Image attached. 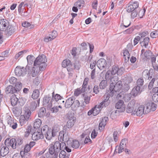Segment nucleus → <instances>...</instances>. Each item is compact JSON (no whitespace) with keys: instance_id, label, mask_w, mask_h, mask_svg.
Wrapping results in <instances>:
<instances>
[{"instance_id":"obj_30","label":"nucleus","mask_w":158,"mask_h":158,"mask_svg":"<svg viewBox=\"0 0 158 158\" xmlns=\"http://www.w3.org/2000/svg\"><path fill=\"white\" fill-rule=\"evenodd\" d=\"M42 121L40 119L37 118L35 119L33 124L34 129H40L39 128L40 127Z\"/></svg>"},{"instance_id":"obj_60","label":"nucleus","mask_w":158,"mask_h":158,"mask_svg":"<svg viewBox=\"0 0 158 158\" xmlns=\"http://www.w3.org/2000/svg\"><path fill=\"white\" fill-rule=\"evenodd\" d=\"M144 82L143 80V79L139 78L138 79L137 81V86H142L143 85Z\"/></svg>"},{"instance_id":"obj_62","label":"nucleus","mask_w":158,"mask_h":158,"mask_svg":"<svg viewBox=\"0 0 158 158\" xmlns=\"http://www.w3.org/2000/svg\"><path fill=\"white\" fill-rule=\"evenodd\" d=\"M92 143V140L89 138V136L86 137L84 141V143L85 144H90Z\"/></svg>"},{"instance_id":"obj_36","label":"nucleus","mask_w":158,"mask_h":158,"mask_svg":"<svg viewBox=\"0 0 158 158\" xmlns=\"http://www.w3.org/2000/svg\"><path fill=\"white\" fill-rule=\"evenodd\" d=\"M93 109L94 110L93 111V115L96 116L98 114L99 112L100 111L101 109L99 107L98 105H96L94 107H93Z\"/></svg>"},{"instance_id":"obj_26","label":"nucleus","mask_w":158,"mask_h":158,"mask_svg":"<svg viewBox=\"0 0 158 158\" xmlns=\"http://www.w3.org/2000/svg\"><path fill=\"white\" fill-rule=\"evenodd\" d=\"M6 94H13L17 93L15 88L11 85H8L7 87L6 88Z\"/></svg>"},{"instance_id":"obj_38","label":"nucleus","mask_w":158,"mask_h":158,"mask_svg":"<svg viewBox=\"0 0 158 158\" xmlns=\"http://www.w3.org/2000/svg\"><path fill=\"white\" fill-rule=\"evenodd\" d=\"M22 26L24 27L28 28L29 29H31L34 27V25L31 24L30 23L25 21L22 23Z\"/></svg>"},{"instance_id":"obj_50","label":"nucleus","mask_w":158,"mask_h":158,"mask_svg":"<svg viewBox=\"0 0 158 158\" xmlns=\"http://www.w3.org/2000/svg\"><path fill=\"white\" fill-rule=\"evenodd\" d=\"M150 36L153 38H156L158 37V29L150 33Z\"/></svg>"},{"instance_id":"obj_4","label":"nucleus","mask_w":158,"mask_h":158,"mask_svg":"<svg viewBox=\"0 0 158 158\" xmlns=\"http://www.w3.org/2000/svg\"><path fill=\"white\" fill-rule=\"evenodd\" d=\"M30 66L27 65L26 68L24 67L21 68L20 66H17L15 70V74L18 76H23L26 74L27 70H29Z\"/></svg>"},{"instance_id":"obj_55","label":"nucleus","mask_w":158,"mask_h":158,"mask_svg":"<svg viewBox=\"0 0 158 158\" xmlns=\"http://www.w3.org/2000/svg\"><path fill=\"white\" fill-rule=\"evenodd\" d=\"M149 106L150 107V109H149V110H151L152 111H154L156 110L157 105L154 103L152 102L151 103L149 104Z\"/></svg>"},{"instance_id":"obj_35","label":"nucleus","mask_w":158,"mask_h":158,"mask_svg":"<svg viewBox=\"0 0 158 158\" xmlns=\"http://www.w3.org/2000/svg\"><path fill=\"white\" fill-rule=\"evenodd\" d=\"M149 39V37H146L143 39L142 41L140 42V43L141 44V46H144L145 48H146L148 44Z\"/></svg>"},{"instance_id":"obj_6","label":"nucleus","mask_w":158,"mask_h":158,"mask_svg":"<svg viewBox=\"0 0 158 158\" xmlns=\"http://www.w3.org/2000/svg\"><path fill=\"white\" fill-rule=\"evenodd\" d=\"M53 102L51 95L48 94L45 96L43 98V105L44 106H47L48 108L50 109L52 107Z\"/></svg>"},{"instance_id":"obj_8","label":"nucleus","mask_w":158,"mask_h":158,"mask_svg":"<svg viewBox=\"0 0 158 158\" xmlns=\"http://www.w3.org/2000/svg\"><path fill=\"white\" fill-rule=\"evenodd\" d=\"M144 107L143 105H141L138 108H135L134 111V115L136 114L137 116H141L143 114H146L148 113L150 111L148 110L147 111H144Z\"/></svg>"},{"instance_id":"obj_14","label":"nucleus","mask_w":158,"mask_h":158,"mask_svg":"<svg viewBox=\"0 0 158 158\" xmlns=\"http://www.w3.org/2000/svg\"><path fill=\"white\" fill-rule=\"evenodd\" d=\"M40 102V99H38L36 101H33L30 102L29 105L28 106L30 110L32 111H34L36 108L37 104L39 105Z\"/></svg>"},{"instance_id":"obj_40","label":"nucleus","mask_w":158,"mask_h":158,"mask_svg":"<svg viewBox=\"0 0 158 158\" xmlns=\"http://www.w3.org/2000/svg\"><path fill=\"white\" fill-rule=\"evenodd\" d=\"M35 57L32 55H29L27 57L28 63L29 64H31L33 63H34V60H35Z\"/></svg>"},{"instance_id":"obj_64","label":"nucleus","mask_w":158,"mask_h":158,"mask_svg":"<svg viewBox=\"0 0 158 158\" xmlns=\"http://www.w3.org/2000/svg\"><path fill=\"white\" fill-rule=\"evenodd\" d=\"M118 132L117 131H114L113 134L114 140L115 142H117L118 140Z\"/></svg>"},{"instance_id":"obj_1","label":"nucleus","mask_w":158,"mask_h":158,"mask_svg":"<svg viewBox=\"0 0 158 158\" xmlns=\"http://www.w3.org/2000/svg\"><path fill=\"white\" fill-rule=\"evenodd\" d=\"M139 6V3L138 1L132 0L129 2L128 6L126 7L127 11L131 13V16L132 19L135 18L138 15L140 18H142L145 14V9L140 10Z\"/></svg>"},{"instance_id":"obj_9","label":"nucleus","mask_w":158,"mask_h":158,"mask_svg":"<svg viewBox=\"0 0 158 158\" xmlns=\"http://www.w3.org/2000/svg\"><path fill=\"white\" fill-rule=\"evenodd\" d=\"M32 135V139L34 140H38L40 139H42L44 138V136L42 134V130L40 129H35L33 132Z\"/></svg>"},{"instance_id":"obj_39","label":"nucleus","mask_w":158,"mask_h":158,"mask_svg":"<svg viewBox=\"0 0 158 158\" xmlns=\"http://www.w3.org/2000/svg\"><path fill=\"white\" fill-rule=\"evenodd\" d=\"M8 32L7 34L8 35H11L13 34L15 31V29L14 27L12 25H9V27H8V29L7 30Z\"/></svg>"},{"instance_id":"obj_20","label":"nucleus","mask_w":158,"mask_h":158,"mask_svg":"<svg viewBox=\"0 0 158 158\" xmlns=\"http://www.w3.org/2000/svg\"><path fill=\"white\" fill-rule=\"evenodd\" d=\"M51 36H47L44 39V41L45 42H48L55 39L57 36V32L56 31H53L51 34Z\"/></svg>"},{"instance_id":"obj_33","label":"nucleus","mask_w":158,"mask_h":158,"mask_svg":"<svg viewBox=\"0 0 158 158\" xmlns=\"http://www.w3.org/2000/svg\"><path fill=\"white\" fill-rule=\"evenodd\" d=\"M85 5V1L84 0H78L75 3L74 5L77 6L79 9L83 7Z\"/></svg>"},{"instance_id":"obj_57","label":"nucleus","mask_w":158,"mask_h":158,"mask_svg":"<svg viewBox=\"0 0 158 158\" xmlns=\"http://www.w3.org/2000/svg\"><path fill=\"white\" fill-rule=\"evenodd\" d=\"M66 153L64 150H62L59 154V157L60 158H65L66 157Z\"/></svg>"},{"instance_id":"obj_42","label":"nucleus","mask_w":158,"mask_h":158,"mask_svg":"<svg viewBox=\"0 0 158 158\" xmlns=\"http://www.w3.org/2000/svg\"><path fill=\"white\" fill-rule=\"evenodd\" d=\"M31 112V110L29 109H27L25 112L24 116H23V118H25L27 121L29 120V118L30 117Z\"/></svg>"},{"instance_id":"obj_22","label":"nucleus","mask_w":158,"mask_h":158,"mask_svg":"<svg viewBox=\"0 0 158 158\" xmlns=\"http://www.w3.org/2000/svg\"><path fill=\"white\" fill-rule=\"evenodd\" d=\"M67 143L69 144L71 147L75 149L78 148L80 146L79 142L76 139L73 140L72 142L68 141Z\"/></svg>"},{"instance_id":"obj_19","label":"nucleus","mask_w":158,"mask_h":158,"mask_svg":"<svg viewBox=\"0 0 158 158\" xmlns=\"http://www.w3.org/2000/svg\"><path fill=\"white\" fill-rule=\"evenodd\" d=\"M142 90L140 89V87L139 86L135 87L132 89L131 92L132 95L135 97L140 94Z\"/></svg>"},{"instance_id":"obj_16","label":"nucleus","mask_w":158,"mask_h":158,"mask_svg":"<svg viewBox=\"0 0 158 158\" xmlns=\"http://www.w3.org/2000/svg\"><path fill=\"white\" fill-rule=\"evenodd\" d=\"M108 120L109 119L107 117L105 116L102 118L101 122L99 123V128L100 130H102L104 129Z\"/></svg>"},{"instance_id":"obj_34","label":"nucleus","mask_w":158,"mask_h":158,"mask_svg":"<svg viewBox=\"0 0 158 158\" xmlns=\"http://www.w3.org/2000/svg\"><path fill=\"white\" fill-rule=\"evenodd\" d=\"M73 70L76 69L79 70L81 67V63L78 60H76L75 61L73 65L72 64Z\"/></svg>"},{"instance_id":"obj_21","label":"nucleus","mask_w":158,"mask_h":158,"mask_svg":"<svg viewBox=\"0 0 158 158\" xmlns=\"http://www.w3.org/2000/svg\"><path fill=\"white\" fill-rule=\"evenodd\" d=\"M76 121L75 119H69L67 122L66 126H64L63 127V130H65V133H66V131L67 130V128L69 129L71 128L74 125V123Z\"/></svg>"},{"instance_id":"obj_18","label":"nucleus","mask_w":158,"mask_h":158,"mask_svg":"<svg viewBox=\"0 0 158 158\" xmlns=\"http://www.w3.org/2000/svg\"><path fill=\"white\" fill-rule=\"evenodd\" d=\"M39 67L37 66H34L31 69V76L32 77H35L39 73L40 71H43Z\"/></svg>"},{"instance_id":"obj_32","label":"nucleus","mask_w":158,"mask_h":158,"mask_svg":"<svg viewBox=\"0 0 158 158\" xmlns=\"http://www.w3.org/2000/svg\"><path fill=\"white\" fill-rule=\"evenodd\" d=\"M52 132V131L51 130V129H50L49 131L47 132V133L45 134L44 135L47 139L48 140H50L51 139L52 137L55 136V133Z\"/></svg>"},{"instance_id":"obj_5","label":"nucleus","mask_w":158,"mask_h":158,"mask_svg":"<svg viewBox=\"0 0 158 158\" xmlns=\"http://www.w3.org/2000/svg\"><path fill=\"white\" fill-rule=\"evenodd\" d=\"M15 141V138L10 139V138H7L5 140L4 143L5 146L9 149L10 147H11L12 149H15L16 148Z\"/></svg>"},{"instance_id":"obj_3","label":"nucleus","mask_w":158,"mask_h":158,"mask_svg":"<svg viewBox=\"0 0 158 158\" xmlns=\"http://www.w3.org/2000/svg\"><path fill=\"white\" fill-rule=\"evenodd\" d=\"M47 58L44 55H40L34 60V66H37L40 68L42 70H44L47 66Z\"/></svg>"},{"instance_id":"obj_47","label":"nucleus","mask_w":158,"mask_h":158,"mask_svg":"<svg viewBox=\"0 0 158 158\" xmlns=\"http://www.w3.org/2000/svg\"><path fill=\"white\" fill-rule=\"evenodd\" d=\"M88 79L87 78H85L84 81L82 85V91H85L87 85Z\"/></svg>"},{"instance_id":"obj_12","label":"nucleus","mask_w":158,"mask_h":158,"mask_svg":"<svg viewBox=\"0 0 158 158\" xmlns=\"http://www.w3.org/2000/svg\"><path fill=\"white\" fill-rule=\"evenodd\" d=\"M135 104V101L132 100L129 102L126 109V112L127 113H131V115H134V111H135L134 107Z\"/></svg>"},{"instance_id":"obj_29","label":"nucleus","mask_w":158,"mask_h":158,"mask_svg":"<svg viewBox=\"0 0 158 158\" xmlns=\"http://www.w3.org/2000/svg\"><path fill=\"white\" fill-rule=\"evenodd\" d=\"M1 150V153L2 155V156L4 157L7 155L9 152V149L5 146L2 147H0Z\"/></svg>"},{"instance_id":"obj_54","label":"nucleus","mask_w":158,"mask_h":158,"mask_svg":"<svg viewBox=\"0 0 158 158\" xmlns=\"http://www.w3.org/2000/svg\"><path fill=\"white\" fill-rule=\"evenodd\" d=\"M83 97L84 98V101L85 103L87 104L89 103V101L90 99V97L88 96V95H85V94H83Z\"/></svg>"},{"instance_id":"obj_27","label":"nucleus","mask_w":158,"mask_h":158,"mask_svg":"<svg viewBox=\"0 0 158 158\" xmlns=\"http://www.w3.org/2000/svg\"><path fill=\"white\" fill-rule=\"evenodd\" d=\"M74 98V97H72L68 98L64 104L65 107L66 108H68L72 106Z\"/></svg>"},{"instance_id":"obj_52","label":"nucleus","mask_w":158,"mask_h":158,"mask_svg":"<svg viewBox=\"0 0 158 158\" xmlns=\"http://www.w3.org/2000/svg\"><path fill=\"white\" fill-rule=\"evenodd\" d=\"M130 85L127 83V82H126L123 86L122 89L123 91H124V92L127 91L129 89L130 87Z\"/></svg>"},{"instance_id":"obj_58","label":"nucleus","mask_w":158,"mask_h":158,"mask_svg":"<svg viewBox=\"0 0 158 158\" xmlns=\"http://www.w3.org/2000/svg\"><path fill=\"white\" fill-rule=\"evenodd\" d=\"M148 34L149 33L148 31H143L142 32H139V36H140V37L141 39L142 38H143L148 35Z\"/></svg>"},{"instance_id":"obj_49","label":"nucleus","mask_w":158,"mask_h":158,"mask_svg":"<svg viewBox=\"0 0 158 158\" xmlns=\"http://www.w3.org/2000/svg\"><path fill=\"white\" fill-rule=\"evenodd\" d=\"M22 85L21 82H17L15 84V86L14 87L15 88V89L16 90V92L19 91L22 88Z\"/></svg>"},{"instance_id":"obj_46","label":"nucleus","mask_w":158,"mask_h":158,"mask_svg":"<svg viewBox=\"0 0 158 158\" xmlns=\"http://www.w3.org/2000/svg\"><path fill=\"white\" fill-rule=\"evenodd\" d=\"M15 139L16 140L15 143H16V146H17H17H19L22 144L23 139L21 138L18 137H16V139Z\"/></svg>"},{"instance_id":"obj_24","label":"nucleus","mask_w":158,"mask_h":158,"mask_svg":"<svg viewBox=\"0 0 158 158\" xmlns=\"http://www.w3.org/2000/svg\"><path fill=\"white\" fill-rule=\"evenodd\" d=\"M7 123L8 124L10 125V126L13 129H15L17 128V123L14 122L13 119L10 116L8 118Z\"/></svg>"},{"instance_id":"obj_51","label":"nucleus","mask_w":158,"mask_h":158,"mask_svg":"<svg viewBox=\"0 0 158 158\" xmlns=\"http://www.w3.org/2000/svg\"><path fill=\"white\" fill-rule=\"evenodd\" d=\"M50 129H49V127L48 125H45L43 126L42 128L40 129V130H42V134L43 135H44L45 134L47 133V132L49 131Z\"/></svg>"},{"instance_id":"obj_41","label":"nucleus","mask_w":158,"mask_h":158,"mask_svg":"<svg viewBox=\"0 0 158 158\" xmlns=\"http://www.w3.org/2000/svg\"><path fill=\"white\" fill-rule=\"evenodd\" d=\"M40 95V92L38 89H35L34 90L31 95V97L34 99H37Z\"/></svg>"},{"instance_id":"obj_25","label":"nucleus","mask_w":158,"mask_h":158,"mask_svg":"<svg viewBox=\"0 0 158 158\" xmlns=\"http://www.w3.org/2000/svg\"><path fill=\"white\" fill-rule=\"evenodd\" d=\"M52 100L53 101L55 100L56 102H58V103H61V100L63 99L62 97L60 95L56 94L54 95V92H53L52 93Z\"/></svg>"},{"instance_id":"obj_61","label":"nucleus","mask_w":158,"mask_h":158,"mask_svg":"<svg viewBox=\"0 0 158 158\" xmlns=\"http://www.w3.org/2000/svg\"><path fill=\"white\" fill-rule=\"evenodd\" d=\"M125 70L124 68L123 67H121L120 68L118 67V75H121L124 73V71Z\"/></svg>"},{"instance_id":"obj_43","label":"nucleus","mask_w":158,"mask_h":158,"mask_svg":"<svg viewBox=\"0 0 158 158\" xmlns=\"http://www.w3.org/2000/svg\"><path fill=\"white\" fill-rule=\"evenodd\" d=\"M46 111V109L43 107L40 109L38 112V116L39 118H42L44 115Z\"/></svg>"},{"instance_id":"obj_17","label":"nucleus","mask_w":158,"mask_h":158,"mask_svg":"<svg viewBox=\"0 0 158 158\" xmlns=\"http://www.w3.org/2000/svg\"><path fill=\"white\" fill-rule=\"evenodd\" d=\"M31 148L29 144H26L24 148V151H21L20 153L22 157H24V158H27V156L29 154L27 153L28 152L31 150Z\"/></svg>"},{"instance_id":"obj_37","label":"nucleus","mask_w":158,"mask_h":158,"mask_svg":"<svg viewBox=\"0 0 158 158\" xmlns=\"http://www.w3.org/2000/svg\"><path fill=\"white\" fill-rule=\"evenodd\" d=\"M107 86V83L106 80H102L99 84L100 88L101 89H105Z\"/></svg>"},{"instance_id":"obj_15","label":"nucleus","mask_w":158,"mask_h":158,"mask_svg":"<svg viewBox=\"0 0 158 158\" xmlns=\"http://www.w3.org/2000/svg\"><path fill=\"white\" fill-rule=\"evenodd\" d=\"M97 64L99 69L102 70L106 66V61L104 59L101 58L97 61Z\"/></svg>"},{"instance_id":"obj_45","label":"nucleus","mask_w":158,"mask_h":158,"mask_svg":"<svg viewBox=\"0 0 158 158\" xmlns=\"http://www.w3.org/2000/svg\"><path fill=\"white\" fill-rule=\"evenodd\" d=\"M114 83H111L110 84V87L109 88L110 92L109 93H108L107 94H109V95H110L111 97L113 96L114 95Z\"/></svg>"},{"instance_id":"obj_63","label":"nucleus","mask_w":158,"mask_h":158,"mask_svg":"<svg viewBox=\"0 0 158 158\" xmlns=\"http://www.w3.org/2000/svg\"><path fill=\"white\" fill-rule=\"evenodd\" d=\"M140 39L141 38L139 36H136L134 40V45L135 46L137 44Z\"/></svg>"},{"instance_id":"obj_10","label":"nucleus","mask_w":158,"mask_h":158,"mask_svg":"<svg viewBox=\"0 0 158 158\" xmlns=\"http://www.w3.org/2000/svg\"><path fill=\"white\" fill-rule=\"evenodd\" d=\"M115 107L119 112H123L125 110V105L123 100H119L115 104Z\"/></svg>"},{"instance_id":"obj_13","label":"nucleus","mask_w":158,"mask_h":158,"mask_svg":"<svg viewBox=\"0 0 158 158\" xmlns=\"http://www.w3.org/2000/svg\"><path fill=\"white\" fill-rule=\"evenodd\" d=\"M62 66L64 68L66 67L67 70L69 72L73 71L72 64L71 61L69 60H64L62 62Z\"/></svg>"},{"instance_id":"obj_23","label":"nucleus","mask_w":158,"mask_h":158,"mask_svg":"<svg viewBox=\"0 0 158 158\" xmlns=\"http://www.w3.org/2000/svg\"><path fill=\"white\" fill-rule=\"evenodd\" d=\"M152 91L155 93L153 94L152 97V100L154 102H158V87L153 88Z\"/></svg>"},{"instance_id":"obj_11","label":"nucleus","mask_w":158,"mask_h":158,"mask_svg":"<svg viewBox=\"0 0 158 158\" xmlns=\"http://www.w3.org/2000/svg\"><path fill=\"white\" fill-rule=\"evenodd\" d=\"M9 26V21L5 19H0V31H6Z\"/></svg>"},{"instance_id":"obj_44","label":"nucleus","mask_w":158,"mask_h":158,"mask_svg":"<svg viewBox=\"0 0 158 158\" xmlns=\"http://www.w3.org/2000/svg\"><path fill=\"white\" fill-rule=\"evenodd\" d=\"M73 105L72 108H74L75 109H76L80 106V102L77 100H75V98L73 102Z\"/></svg>"},{"instance_id":"obj_59","label":"nucleus","mask_w":158,"mask_h":158,"mask_svg":"<svg viewBox=\"0 0 158 158\" xmlns=\"http://www.w3.org/2000/svg\"><path fill=\"white\" fill-rule=\"evenodd\" d=\"M17 79L14 77H12L10 79L9 82L11 84H15L17 82Z\"/></svg>"},{"instance_id":"obj_31","label":"nucleus","mask_w":158,"mask_h":158,"mask_svg":"<svg viewBox=\"0 0 158 158\" xmlns=\"http://www.w3.org/2000/svg\"><path fill=\"white\" fill-rule=\"evenodd\" d=\"M114 75L112 73L110 70H108L107 71L105 75V79L107 80H110L111 81L114 78L113 76Z\"/></svg>"},{"instance_id":"obj_7","label":"nucleus","mask_w":158,"mask_h":158,"mask_svg":"<svg viewBox=\"0 0 158 158\" xmlns=\"http://www.w3.org/2000/svg\"><path fill=\"white\" fill-rule=\"evenodd\" d=\"M110 96V95L109 94H105L104 95V99L98 105L100 108L106 107L110 105L111 102L110 100L109 99Z\"/></svg>"},{"instance_id":"obj_28","label":"nucleus","mask_w":158,"mask_h":158,"mask_svg":"<svg viewBox=\"0 0 158 158\" xmlns=\"http://www.w3.org/2000/svg\"><path fill=\"white\" fill-rule=\"evenodd\" d=\"M10 100L11 105L13 106L16 105L19 101L18 99L16 97V95L15 94L13 95L11 97Z\"/></svg>"},{"instance_id":"obj_53","label":"nucleus","mask_w":158,"mask_h":158,"mask_svg":"<svg viewBox=\"0 0 158 158\" xmlns=\"http://www.w3.org/2000/svg\"><path fill=\"white\" fill-rule=\"evenodd\" d=\"M118 66H113L110 72L114 75L117 74L118 75Z\"/></svg>"},{"instance_id":"obj_56","label":"nucleus","mask_w":158,"mask_h":158,"mask_svg":"<svg viewBox=\"0 0 158 158\" xmlns=\"http://www.w3.org/2000/svg\"><path fill=\"white\" fill-rule=\"evenodd\" d=\"M85 91H82V88L81 89H80V88H79L75 90L74 92V94L75 96H78L81 93H84Z\"/></svg>"},{"instance_id":"obj_2","label":"nucleus","mask_w":158,"mask_h":158,"mask_svg":"<svg viewBox=\"0 0 158 158\" xmlns=\"http://www.w3.org/2000/svg\"><path fill=\"white\" fill-rule=\"evenodd\" d=\"M60 143L56 141L49 145L48 151L49 153L48 158H57L58 154L60 151Z\"/></svg>"},{"instance_id":"obj_48","label":"nucleus","mask_w":158,"mask_h":158,"mask_svg":"<svg viewBox=\"0 0 158 158\" xmlns=\"http://www.w3.org/2000/svg\"><path fill=\"white\" fill-rule=\"evenodd\" d=\"M152 53L149 50L146 51L144 53V55L147 59H150Z\"/></svg>"}]
</instances>
